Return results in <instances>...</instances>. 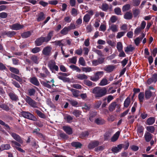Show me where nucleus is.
Segmentation results:
<instances>
[{
  "instance_id": "79ce46f5",
  "label": "nucleus",
  "mask_w": 157,
  "mask_h": 157,
  "mask_svg": "<svg viewBox=\"0 0 157 157\" xmlns=\"http://www.w3.org/2000/svg\"><path fill=\"white\" fill-rule=\"evenodd\" d=\"M103 11H107L109 9V6L106 3H103L101 5V7L100 8Z\"/></svg>"
},
{
  "instance_id": "c9c22d12",
  "label": "nucleus",
  "mask_w": 157,
  "mask_h": 157,
  "mask_svg": "<svg viewBox=\"0 0 157 157\" xmlns=\"http://www.w3.org/2000/svg\"><path fill=\"white\" fill-rule=\"evenodd\" d=\"M124 51L126 53L129 52H132L135 49V48L133 47H132V45H130L128 46H127L125 48Z\"/></svg>"
},
{
  "instance_id": "bb28decb",
  "label": "nucleus",
  "mask_w": 157,
  "mask_h": 157,
  "mask_svg": "<svg viewBox=\"0 0 157 157\" xmlns=\"http://www.w3.org/2000/svg\"><path fill=\"white\" fill-rule=\"evenodd\" d=\"M35 111L37 115L39 117L43 119L45 118L46 116L45 115L39 110L36 109Z\"/></svg>"
},
{
  "instance_id": "a878e982",
  "label": "nucleus",
  "mask_w": 157,
  "mask_h": 157,
  "mask_svg": "<svg viewBox=\"0 0 157 157\" xmlns=\"http://www.w3.org/2000/svg\"><path fill=\"white\" fill-rule=\"evenodd\" d=\"M155 118L154 117H151L149 118L147 120V124L149 125H151L155 122Z\"/></svg>"
},
{
  "instance_id": "f3484780",
  "label": "nucleus",
  "mask_w": 157,
  "mask_h": 157,
  "mask_svg": "<svg viewBox=\"0 0 157 157\" xmlns=\"http://www.w3.org/2000/svg\"><path fill=\"white\" fill-rule=\"evenodd\" d=\"M122 149V147L121 144H119L117 147H114L111 149V151L114 153H117L120 151Z\"/></svg>"
},
{
  "instance_id": "69168bd1",
  "label": "nucleus",
  "mask_w": 157,
  "mask_h": 157,
  "mask_svg": "<svg viewBox=\"0 0 157 157\" xmlns=\"http://www.w3.org/2000/svg\"><path fill=\"white\" fill-rule=\"evenodd\" d=\"M114 11L115 13L117 15H121V9L119 7L116 8L114 9Z\"/></svg>"
},
{
  "instance_id": "49530a36",
  "label": "nucleus",
  "mask_w": 157,
  "mask_h": 157,
  "mask_svg": "<svg viewBox=\"0 0 157 157\" xmlns=\"http://www.w3.org/2000/svg\"><path fill=\"white\" fill-rule=\"evenodd\" d=\"M7 70L6 65L0 62V71H7Z\"/></svg>"
},
{
  "instance_id": "774afa93",
  "label": "nucleus",
  "mask_w": 157,
  "mask_h": 157,
  "mask_svg": "<svg viewBox=\"0 0 157 157\" xmlns=\"http://www.w3.org/2000/svg\"><path fill=\"white\" fill-rule=\"evenodd\" d=\"M151 78L154 81V82L155 83L157 81V73L154 74Z\"/></svg>"
},
{
  "instance_id": "4468645a",
  "label": "nucleus",
  "mask_w": 157,
  "mask_h": 157,
  "mask_svg": "<svg viewBox=\"0 0 157 157\" xmlns=\"http://www.w3.org/2000/svg\"><path fill=\"white\" fill-rule=\"evenodd\" d=\"M63 129L68 135H70L73 133L72 128L70 126H64L63 127Z\"/></svg>"
},
{
  "instance_id": "cd10ccee",
  "label": "nucleus",
  "mask_w": 157,
  "mask_h": 157,
  "mask_svg": "<svg viewBox=\"0 0 157 157\" xmlns=\"http://www.w3.org/2000/svg\"><path fill=\"white\" fill-rule=\"evenodd\" d=\"M84 82L85 85L88 86H94L96 85V84L94 83H93L88 80H85Z\"/></svg>"
},
{
  "instance_id": "aec40b11",
  "label": "nucleus",
  "mask_w": 157,
  "mask_h": 157,
  "mask_svg": "<svg viewBox=\"0 0 157 157\" xmlns=\"http://www.w3.org/2000/svg\"><path fill=\"white\" fill-rule=\"evenodd\" d=\"M95 122L98 125H102L105 123L104 120L101 117L96 119L95 120Z\"/></svg>"
},
{
  "instance_id": "0e129e2a",
  "label": "nucleus",
  "mask_w": 157,
  "mask_h": 157,
  "mask_svg": "<svg viewBox=\"0 0 157 157\" xmlns=\"http://www.w3.org/2000/svg\"><path fill=\"white\" fill-rule=\"evenodd\" d=\"M12 84L15 87L18 88H21L20 85L17 82H16L15 80H12Z\"/></svg>"
},
{
  "instance_id": "9b49d317",
  "label": "nucleus",
  "mask_w": 157,
  "mask_h": 157,
  "mask_svg": "<svg viewBox=\"0 0 157 157\" xmlns=\"http://www.w3.org/2000/svg\"><path fill=\"white\" fill-rule=\"evenodd\" d=\"M24 27L23 25H21L18 23H16L11 25L10 28L13 30H17L22 29Z\"/></svg>"
},
{
  "instance_id": "1a4fd4ad",
  "label": "nucleus",
  "mask_w": 157,
  "mask_h": 157,
  "mask_svg": "<svg viewBox=\"0 0 157 157\" xmlns=\"http://www.w3.org/2000/svg\"><path fill=\"white\" fill-rule=\"evenodd\" d=\"M16 33L14 31H5L2 33L3 36H7L9 37H12L16 34Z\"/></svg>"
},
{
  "instance_id": "09e8293b",
  "label": "nucleus",
  "mask_w": 157,
  "mask_h": 157,
  "mask_svg": "<svg viewBox=\"0 0 157 157\" xmlns=\"http://www.w3.org/2000/svg\"><path fill=\"white\" fill-rule=\"evenodd\" d=\"M117 48L118 51L123 50V46L121 42H117Z\"/></svg>"
},
{
  "instance_id": "f704fd0d",
  "label": "nucleus",
  "mask_w": 157,
  "mask_h": 157,
  "mask_svg": "<svg viewBox=\"0 0 157 157\" xmlns=\"http://www.w3.org/2000/svg\"><path fill=\"white\" fill-rule=\"evenodd\" d=\"M31 60L35 64H37L38 63V58L35 55H33L30 57Z\"/></svg>"
},
{
  "instance_id": "ea45409f",
  "label": "nucleus",
  "mask_w": 157,
  "mask_h": 157,
  "mask_svg": "<svg viewBox=\"0 0 157 157\" xmlns=\"http://www.w3.org/2000/svg\"><path fill=\"white\" fill-rule=\"evenodd\" d=\"M116 106V103L115 102L112 103L109 106V110L110 112L113 111L115 109Z\"/></svg>"
},
{
  "instance_id": "5fc2aeb1",
  "label": "nucleus",
  "mask_w": 157,
  "mask_h": 157,
  "mask_svg": "<svg viewBox=\"0 0 157 157\" xmlns=\"http://www.w3.org/2000/svg\"><path fill=\"white\" fill-rule=\"evenodd\" d=\"M121 144V146L122 148H123L125 150L128 149L129 145V143L128 141H127L125 142V144Z\"/></svg>"
},
{
  "instance_id": "0eeeda50",
  "label": "nucleus",
  "mask_w": 157,
  "mask_h": 157,
  "mask_svg": "<svg viewBox=\"0 0 157 157\" xmlns=\"http://www.w3.org/2000/svg\"><path fill=\"white\" fill-rule=\"evenodd\" d=\"M52 48L49 46H47L44 48L42 53L43 54L46 56H49L51 54Z\"/></svg>"
},
{
  "instance_id": "13d9d810",
  "label": "nucleus",
  "mask_w": 157,
  "mask_h": 157,
  "mask_svg": "<svg viewBox=\"0 0 157 157\" xmlns=\"http://www.w3.org/2000/svg\"><path fill=\"white\" fill-rule=\"evenodd\" d=\"M65 119L67 120V123H70L72 122L73 118L70 115H68L66 117Z\"/></svg>"
},
{
  "instance_id": "f03ea898",
  "label": "nucleus",
  "mask_w": 157,
  "mask_h": 157,
  "mask_svg": "<svg viewBox=\"0 0 157 157\" xmlns=\"http://www.w3.org/2000/svg\"><path fill=\"white\" fill-rule=\"evenodd\" d=\"M92 93L94 94V97L97 99H99L106 94L107 90L104 87L101 88L99 87H96L92 90Z\"/></svg>"
},
{
  "instance_id": "72a5a7b5",
  "label": "nucleus",
  "mask_w": 157,
  "mask_h": 157,
  "mask_svg": "<svg viewBox=\"0 0 157 157\" xmlns=\"http://www.w3.org/2000/svg\"><path fill=\"white\" fill-rule=\"evenodd\" d=\"M76 77L79 79L82 80L87 79L88 78L87 76L85 74H79L77 75Z\"/></svg>"
},
{
  "instance_id": "680f3d73",
  "label": "nucleus",
  "mask_w": 157,
  "mask_h": 157,
  "mask_svg": "<svg viewBox=\"0 0 157 157\" xmlns=\"http://www.w3.org/2000/svg\"><path fill=\"white\" fill-rule=\"evenodd\" d=\"M69 60L71 63L75 64L77 62V57L74 56L71 58H69Z\"/></svg>"
},
{
  "instance_id": "de8ad7c7",
  "label": "nucleus",
  "mask_w": 157,
  "mask_h": 157,
  "mask_svg": "<svg viewBox=\"0 0 157 157\" xmlns=\"http://www.w3.org/2000/svg\"><path fill=\"white\" fill-rule=\"evenodd\" d=\"M108 84V81L106 79L103 78L99 84L100 86H104Z\"/></svg>"
},
{
  "instance_id": "7ed1b4c3",
  "label": "nucleus",
  "mask_w": 157,
  "mask_h": 157,
  "mask_svg": "<svg viewBox=\"0 0 157 157\" xmlns=\"http://www.w3.org/2000/svg\"><path fill=\"white\" fill-rule=\"evenodd\" d=\"M21 113L22 116L25 118L33 121H37V118L33 114L29 112L22 111L21 112Z\"/></svg>"
},
{
  "instance_id": "20e7f679",
  "label": "nucleus",
  "mask_w": 157,
  "mask_h": 157,
  "mask_svg": "<svg viewBox=\"0 0 157 157\" xmlns=\"http://www.w3.org/2000/svg\"><path fill=\"white\" fill-rule=\"evenodd\" d=\"M25 100V101L31 106L33 108H37V102L33 100L30 97L27 96Z\"/></svg>"
},
{
  "instance_id": "603ef678",
  "label": "nucleus",
  "mask_w": 157,
  "mask_h": 157,
  "mask_svg": "<svg viewBox=\"0 0 157 157\" xmlns=\"http://www.w3.org/2000/svg\"><path fill=\"white\" fill-rule=\"evenodd\" d=\"M70 67L73 69V70H76L77 71L80 72L81 71L80 69L78 67L75 65H71L70 66Z\"/></svg>"
},
{
  "instance_id": "4d7b16f0",
  "label": "nucleus",
  "mask_w": 157,
  "mask_h": 157,
  "mask_svg": "<svg viewBox=\"0 0 157 157\" xmlns=\"http://www.w3.org/2000/svg\"><path fill=\"white\" fill-rule=\"evenodd\" d=\"M63 40H56L55 41L53 42V43L55 44V45L56 46H64V44H63L62 43V42L63 41Z\"/></svg>"
},
{
  "instance_id": "4c0bfd02",
  "label": "nucleus",
  "mask_w": 157,
  "mask_h": 157,
  "mask_svg": "<svg viewBox=\"0 0 157 157\" xmlns=\"http://www.w3.org/2000/svg\"><path fill=\"white\" fill-rule=\"evenodd\" d=\"M70 90L74 97H77L78 96L79 92V90L72 88Z\"/></svg>"
},
{
  "instance_id": "c85d7f7f",
  "label": "nucleus",
  "mask_w": 157,
  "mask_h": 157,
  "mask_svg": "<svg viewBox=\"0 0 157 157\" xmlns=\"http://www.w3.org/2000/svg\"><path fill=\"white\" fill-rule=\"evenodd\" d=\"M138 97L140 103H143L144 98V93L143 92H140L138 95Z\"/></svg>"
},
{
  "instance_id": "58836bf2",
  "label": "nucleus",
  "mask_w": 157,
  "mask_h": 157,
  "mask_svg": "<svg viewBox=\"0 0 157 157\" xmlns=\"http://www.w3.org/2000/svg\"><path fill=\"white\" fill-rule=\"evenodd\" d=\"M31 35V33L30 31H28L26 32H24L23 33L21 36L23 38H27L29 37Z\"/></svg>"
},
{
  "instance_id": "a18cd8bd",
  "label": "nucleus",
  "mask_w": 157,
  "mask_h": 157,
  "mask_svg": "<svg viewBox=\"0 0 157 157\" xmlns=\"http://www.w3.org/2000/svg\"><path fill=\"white\" fill-rule=\"evenodd\" d=\"M90 19V17L89 14H85L83 18V21L86 23L88 22Z\"/></svg>"
},
{
  "instance_id": "7c9ffc66",
  "label": "nucleus",
  "mask_w": 157,
  "mask_h": 157,
  "mask_svg": "<svg viewBox=\"0 0 157 157\" xmlns=\"http://www.w3.org/2000/svg\"><path fill=\"white\" fill-rule=\"evenodd\" d=\"M152 95V92L149 90L145 91V98L146 99H149Z\"/></svg>"
},
{
  "instance_id": "393cba45",
  "label": "nucleus",
  "mask_w": 157,
  "mask_h": 157,
  "mask_svg": "<svg viewBox=\"0 0 157 157\" xmlns=\"http://www.w3.org/2000/svg\"><path fill=\"white\" fill-rule=\"evenodd\" d=\"M130 98L129 97H127V98L125 100L124 102V107L126 108H128L130 105Z\"/></svg>"
},
{
  "instance_id": "e2e57ef3",
  "label": "nucleus",
  "mask_w": 157,
  "mask_h": 157,
  "mask_svg": "<svg viewBox=\"0 0 157 157\" xmlns=\"http://www.w3.org/2000/svg\"><path fill=\"white\" fill-rule=\"evenodd\" d=\"M133 13L134 17H136L140 13V11L139 9H136L133 10Z\"/></svg>"
},
{
  "instance_id": "423d86ee",
  "label": "nucleus",
  "mask_w": 157,
  "mask_h": 157,
  "mask_svg": "<svg viewBox=\"0 0 157 157\" xmlns=\"http://www.w3.org/2000/svg\"><path fill=\"white\" fill-rule=\"evenodd\" d=\"M104 72L102 71H98L95 74L94 77H91L90 79L92 81H97L102 76Z\"/></svg>"
},
{
  "instance_id": "412c9836",
  "label": "nucleus",
  "mask_w": 157,
  "mask_h": 157,
  "mask_svg": "<svg viewBox=\"0 0 157 157\" xmlns=\"http://www.w3.org/2000/svg\"><path fill=\"white\" fill-rule=\"evenodd\" d=\"M71 145L76 148H81L82 146V144L78 142H73L71 143Z\"/></svg>"
},
{
  "instance_id": "9d476101",
  "label": "nucleus",
  "mask_w": 157,
  "mask_h": 157,
  "mask_svg": "<svg viewBox=\"0 0 157 157\" xmlns=\"http://www.w3.org/2000/svg\"><path fill=\"white\" fill-rule=\"evenodd\" d=\"M11 136L17 142L21 144L22 143L23 140L20 136L14 132L11 133Z\"/></svg>"
},
{
  "instance_id": "6e6552de",
  "label": "nucleus",
  "mask_w": 157,
  "mask_h": 157,
  "mask_svg": "<svg viewBox=\"0 0 157 157\" xmlns=\"http://www.w3.org/2000/svg\"><path fill=\"white\" fill-rule=\"evenodd\" d=\"M8 95L11 100L13 101H16L19 100L18 96L13 91L9 92Z\"/></svg>"
},
{
  "instance_id": "c756f323",
  "label": "nucleus",
  "mask_w": 157,
  "mask_h": 157,
  "mask_svg": "<svg viewBox=\"0 0 157 157\" xmlns=\"http://www.w3.org/2000/svg\"><path fill=\"white\" fill-rule=\"evenodd\" d=\"M45 18L44 14L43 12H41L38 14V17L37 18V21L38 22L43 20Z\"/></svg>"
},
{
  "instance_id": "338daca9",
  "label": "nucleus",
  "mask_w": 157,
  "mask_h": 157,
  "mask_svg": "<svg viewBox=\"0 0 157 157\" xmlns=\"http://www.w3.org/2000/svg\"><path fill=\"white\" fill-rule=\"evenodd\" d=\"M144 129V128L142 126L139 127L137 130V133H143Z\"/></svg>"
},
{
  "instance_id": "a211bd4d",
  "label": "nucleus",
  "mask_w": 157,
  "mask_h": 157,
  "mask_svg": "<svg viewBox=\"0 0 157 157\" xmlns=\"http://www.w3.org/2000/svg\"><path fill=\"white\" fill-rule=\"evenodd\" d=\"M30 81L32 83L36 86H38L40 84L37 79L35 77L30 78Z\"/></svg>"
},
{
  "instance_id": "bf43d9fd",
  "label": "nucleus",
  "mask_w": 157,
  "mask_h": 157,
  "mask_svg": "<svg viewBox=\"0 0 157 157\" xmlns=\"http://www.w3.org/2000/svg\"><path fill=\"white\" fill-rule=\"evenodd\" d=\"M40 50L41 49L39 47H36L32 49L31 52L33 53H36L39 52Z\"/></svg>"
},
{
  "instance_id": "2eb2a0df",
  "label": "nucleus",
  "mask_w": 157,
  "mask_h": 157,
  "mask_svg": "<svg viewBox=\"0 0 157 157\" xmlns=\"http://www.w3.org/2000/svg\"><path fill=\"white\" fill-rule=\"evenodd\" d=\"M145 36V35L144 33H142L141 36L137 37L135 40L134 42L136 46H138L139 44L140 41L142 40Z\"/></svg>"
},
{
  "instance_id": "f8f14e48",
  "label": "nucleus",
  "mask_w": 157,
  "mask_h": 157,
  "mask_svg": "<svg viewBox=\"0 0 157 157\" xmlns=\"http://www.w3.org/2000/svg\"><path fill=\"white\" fill-rule=\"evenodd\" d=\"M99 144L98 141H95L91 142L88 146V147L90 149H92L97 147Z\"/></svg>"
},
{
  "instance_id": "ddd939ff",
  "label": "nucleus",
  "mask_w": 157,
  "mask_h": 157,
  "mask_svg": "<svg viewBox=\"0 0 157 157\" xmlns=\"http://www.w3.org/2000/svg\"><path fill=\"white\" fill-rule=\"evenodd\" d=\"M115 66L111 65H106L104 68V70L108 73L112 72L115 68Z\"/></svg>"
},
{
  "instance_id": "a19ab883",
  "label": "nucleus",
  "mask_w": 157,
  "mask_h": 157,
  "mask_svg": "<svg viewBox=\"0 0 157 157\" xmlns=\"http://www.w3.org/2000/svg\"><path fill=\"white\" fill-rule=\"evenodd\" d=\"M9 70L11 72L17 75H18L19 73V70L14 67H10Z\"/></svg>"
},
{
  "instance_id": "b1692460",
  "label": "nucleus",
  "mask_w": 157,
  "mask_h": 157,
  "mask_svg": "<svg viewBox=\"0 0 157 157\" xmlns=\"http://www.w3.org/2000/svg\"><path fill=\"white\" fill-rule=\"evenodd\" d=\"M40 83L44 87L49 89L51 88V86L49 84V83H50L49 81H47L45 82L42 81L40 82Z\"/></svg>"
},
{
  "instance_id": "dca6fc26",
  "label": "nucleus",
  "mask_w": 157,
  "mask_h": 157,
  "mask_svg": "<svg viewBox=\"0 0 157 157\" xmlns=\"http://www.w3.org/2000/svg\"><path fill=\"white\" fill-rule=\"evenodd\" d=\"M153 135L149 132H146L144 136V138L147 142H149L152 139Z\"/></svg>"
},
{
  "instance_id": "5701e85b",
  "label": "nucleus",
  "mask_w": 157,
  "mask_h": 157,
  "mask_svg": "<svg viewBox=\"0 0 157 157\" xmlns=\"http://www.w3.org/2000/svg\"><path fill=\"white\" fill-rule=\"evenodd\" d=\"M97 115V112L93 111H91L90 113V117L89 118V120L92 122L94 120V117Z\"/></svg>"
},
{
  "instance_id": "473e14b6",
  "label": "nucleus",
  "mask_w": 157,
  "mask_h": 157,
  "mask_svg": "<svg viewBox=\"0 0 157 157\" xmlns=\"http://www.w3.org/2000/svg\"><path fill=\"white\" fill-rule=\"evenodd\" d=\"M69 31V29L67 27H64L60 31V33L63 35H66L68 33V32Z\"/></svg>"
},
{
  "instance_id": "6ab92c4d",
  "label": "nucleus",
  "mask_w": 157,
  "mask_h": 157,
  "mask_svg": "<svg viewBox=\"0 0 157 157\" xmlns=\"http://www.w3.org/2000/svg\"><path fill=\"white\" fill-rule=\"evenodd\" d=\"M132 13L130 11L127 12L124 14V18L126 20H130L132 18Z\"/></svg>"
},
{
  "instance_id": "4be33fe9",
  "label": "nucleus",
  "mask_w": 157,
  "mask_h": 157,
  "mask_svg": "<svg viewBox=\"0 0 157 157\" xmlns=\"http://www.w3.org/2000/svg\"><path fill=\"white\" fill-rule=\"evenodd\" d=\"M120 132L119 131L117 132L111 138V141L114 142L118 139L120 135Z\"/></svg>"
},
{
  "instance_id": "8fccbe9b",
  "label": "nucleus",
  "mask_w": 157,
  "mask_h": 157,
  "mask_svg": "<svg viewBox=\"0 0 157 157\" xmlns=\"http://www.w3.org/2000/svg\"><path fill=\"white\" fill-rule=\"evenodd\" d=\"M78 63L79 64L82 66H85L86 65L85 61L82 57H80L79 58Z\"/></svg>"
},
{
  "instance_id": "39448f33",
  "label": "nucleus",
  "mask_w": 157,
  "mask_h": 157,
  "mask_svg": "<svg viewBox=\"0 0 157 157\" xmlns=\"http://www.w3.org/2000/svg\"><path fill=\"white\" fill-rule=\"evenodd\" d=\"M59 75L61 76H58V78L60 80H62L64 82H69L70 81V79L69 78L64 77L67 76L68 75L67 73L59 72L58 73Z\"/></svg>"
},
{
  "instance_id": "864d4df0",
  "label": "nucleus",
  "mask_w": 157,
  "mask_h": 157,
  "mask_svg": "<svg viewBox=\"0 0 157 157\" xmlns=\"http://www.w3.org/2000/svg\"><path fill=\"white\" fill-rule=\"evenodd\" d=\"M130 8V5L129 4H126L123 6L122 10L123 12L129 10Z\"/></svg>"
},
{
  "instance_id": "052dcab7",
  "label": "nucleus",
  "mask_w": 157,
  "mask_h": 157,
  "mask_svg": "<svg viewBox=\"0 0 157 157\" xmlns=\"http://www.w3.org/2000/svg\"><path fill=\"white\" fill-rule=\"evenodd\" d=\"M89 135V133L87 131L82 132L81 134V136L82 138H86Z\"/></svg>"
},
{
  "instance_id": "e433bc0d",
  "label": "nucleus",
  "mask_w": 157,
  "mask_h": 157,
  "mask_svg": "<svg viewBox=\"0 0 157 157\" xmlns=\"http://www.w3.org/2000/svg\"><path fill=\"white\" fill-rule=\"evenodd\" d=\"M147 130L148 131V132L149 133H153L155 131V128L153 126H148L146 128Z\"/></svg>"
},
{
  "instance_id": "2f4dec72",
  "label": "nucleus",
  "mask_w": 157,
  "mask_h": 157,
  "mask_svg": "<svg viewBox=\"0 0 157 157\" xmlns=\"http://www.w3.org/2000/svg\"><path fill=\"white\" fill-rule=\"evenodd\" d=\"M0 108L6 111L10 110V108L8 106L4 103L0 104Z\"/></svg>"
},
{
  "instance_id": "3c124183",
  "label": "nucleus",
  "mask_w": 157,
  "mask_h": 157,
  "mask_svg": "<svg viewBox=\"0 0 157 157\" xmlns=\"http://www.w3.org/2000/svg\"><path fill=\"white\" fill-rule=\"evenodd\" d=\"M1 147H2V150H9L10 148V146L9 144H3L1 145Z\"/></svg>"
},
{
  "instance_id": "f257e3e1",
  "label": "nucleus",
  "mask_w": 157,
  "mask_h": 157,
  "mask_svg": "<svg viewBox=\"0 0 157 157\" xmlns=\"http://www.w3.org/2000/svg\"><path fill=\"white\" fill-rule=\"evenodd\" d=\"M54 32L53 31H50L48 33L46 37L41 36L37 38L34 42L35 45L40 46L42 45L44 42L48 43L51 40Z\"/></svg>"
},
{
  "instance_id": "6e6d98bb",
  "label": "nucleus",
  "mask_w": 157,
  "mask_h": 157,
  "mask_svg": "<svg viewBox=\"0 0 157 157\" xmlns=\"http://www.w3.org/2000/svg\"><path fill=\"white\" fill-rule=\"evenodd\" d=\"M109 28L113 32H116L118 31L117 26L116 25H112L109 27Z\"/></svg>"
},
{
  "instance_id": "c03bdc74",
  "label": "nucleus",
  "mask_w": 157,
  "mask_h": 157,
  "mask_svg": "<svg viewBox=\"0 0 157 157\" xmlns=\"http://www.w3.org/2000/svg\"><path fill=\"white\" fill-rule=\"evenodd\" d=\"M81 113L82 112L80 111L75 109L74 110L72 114L77 117H79L81 115Z\"/></svg>"
},
{
  "instance_id": "37998d69",
  "label": "nucleus",
  "mask_w": 157,
  "mask_h": 157,
  "mask_svg": "<svg viewBox=\"0 0 157 157\" xmlns=\"http://www.w3.org/2000/svg\"><path fill=\"white\" fill-rule=\"evenodd\" d=\"M28 94L30 96L34 95L36 91L35 89L33 88H30L28 90Z\"/></svg>"
}]
</instances>
